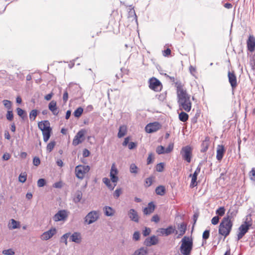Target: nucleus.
<instances>
[{"label":"nucleus","mask_w":255,"mask_h":255,"mask_svg":"<svg viewBox=\"0 0 255 255\" xmlns=\"http://www.w3.org/2000/svg\"><path fill=\"white\" fill-rule=\"evenodd\" d=\"M6 117L7 120L9 121H11L13 119L12 111L11 110H8L7 112Z\"/></svg>","instance_id":"obj_44"},{"label":"nucleus","mask_w":255,"mask_h":255,"mask_svg":"<svg viewBox=\"0 0 255 255\" xmlns=\"http://www.w3.org/2000/svg\"><path fill=\"white\" fill-rule=\"evenodd\" d=\"M70 241L76 244H80L82 241V236L79 232H74L70 235Z\"/></svg>","instance_id":"obj_16"},{"label":"nucleus","mask_w":255,"mask_h":255,"mask_svg":"<svg viewBox=\"0 0 255 255\" xmlns=\"http://www.w3.org/2000/svg\"><path fill=\"white\" fill-rule=\"evenodd\" d=\"M86 133V131L84 129H80L75 135L72 142V144L74 146L82 143L85 140L84 135Z\"/></svg>","instance_id":"obj_7"},{"label":"nucleus","mask_w":255,"mask_h":255,"mask_svg":"<svg viewBox=\"0 0 255 255\" xmlns=\"http://www.w3.org/2000/svg\"><path fill=\"white\" fill-rule=\"evenodd\" d=\"M46 184V181L44 179H39L37 181V186L39 187H43Z\"/></svg>","instance_id":"obj_47"},{"label":"nucleus","mask_w":255,"mask_h":255,"mask_svg":"<svg viewBox=\"0 0 255 255\" xmlns=\"http://www.w3.org/2000/svg\"><path fill=\"white\" fill-rule=\"evenodd\" d=\"M27 178V174L25 172L21 173L19 177H18V180L21 183H24L26 180Z\"/></svg>","instance_id":"obj_41"},{"label":"nucleus","mask_w":255,"mask_h":255,"mask_svg":"<svg viewBox=\"0 0 255 255\" xmlns=\"http://www.w3.org/2000/svg\"><path fill=\"white\" fill-rule=\"evenodd\" d=\"M82 193L81 191L78 190L75 192L73 198V201L75 203L77 204L80 202L82 198Z\"/></svg>","instance_id":"obj_27"},{"label":"nucleus","mask_w":255,"mask_h":255,"mask_svg":"<svg viewBox=\"0 0 255 255\" xmlns=\"http://www.w3.org/2000/svg\"><path fill=\"white\" fill-rule=\"evenodd\" d=\"M90 169V166L88 165H77L75 167L76 176L80 179H83L85 174L89 171Z\"/></svg>","instance_id":"obj_4"},{"label":"nucleus","mask_w":255,"mask_h":255,"mask_svg":"<svg viewBox=\"0 0 255 255\" xmlns=\"http://www.w3.org/2000/svg\"><path fill=\"white\" fill-rule=\"evenodd\" d=\"M57 232L55 228H52L48 231L44 232L40 236L42 240L47 241L51 239Z\"/></svg>","instance_id":"obj_12"},{"label":"nucleus","mask_w":255,"mask_h":255,"mask_svg":"<svg viewBox=\"0 0 255 255\" xmlns=\"http://www.w3.org/2000/svg\"><path fill=\"white\" fill-rule=\"evenodd\" d=\"M69 212L65 210L59 211L53 217L55 222L65 221L68 216Z\"/></svg>","instance_id":"obj_8"},{"label":"nucleus","mask_w":255,"mask_h":255,"mask_svg":"<svg viewBox=\"0 0 255 255\" xmlns=\"http://www.w3.org/2000/svg\"><path fill=\"white\" fill-rule=\"evenodd\" d=\"M138 168L137 166L134 163H132L130 165L129 170L130 173L136 174L138 173Z\"/></svg>","instance_id":"obj_37"},{"label":"nucleus","mask_w":255,"mask_h":255,"mask_svg":"<svg viewBox=\"0 0 255 255\" xmlns=\"http://www.w3.org/2000/svg\"><path fill=\"white\" fill-rule=\"evenodd\" d=\"M68 99V93L67 91H65L63 94V100L64 103H66Z\"/></svg>","instance_id":"obj_61"},{"label":"nucleus","mask_w":255,"mask_h":255,"mask_svg":"<svg viewBox=\"0 0 255 255\" xmlns=\"http://www.w3.org/2000/svg\"><path fill=\"white\" fill-rule=\"evenodd\" d=\"M149 87L150 89L155 91H158L161 90L162 85L161 82L156 78L152 77L149 80Z\"/></svg>","instance_id":"obj_9"},{"label":"nucleus","mask_w":255,"mask_h":255,"mask_svg":"<svg viewBox=\"0 0 255 255\" xmlns=\"http://www.w3.org/2000/svg\"><path fill=\"white\" fill-rule=\"evenodd\" d=\"M70 233H67L64 234L60 238V242H63L66 245H67V239L70 237Z\"/></svg>","instance_id":"obj_38"},{"label":"nucleus","mask_w":255,"mask_h":255,"mask_svg":"<svg viewBox=\"0 0 255 255\" xmlns=\"http://www.w3.org/2000/svg\"><path fill=\"white\" fill-rule=\"evenodd\" d=\"M49 109L52 112L53 114L57 116L58 114L56 102L53 100L50 102L48 105Z\"/></svg>","instance_id":"obj_21"},{"label":"nucleus","mask_w":255,"mask_h":255,"mask_svg":"<svg viewBox=\"0 0 255 255\" xmlns=\"http://www.w3.org/2000/svg\"><path fill=\"white\" fill-rule=\"evenodd\" d=\"M249 174L251 179L253 181H255V168H252Z\"/></svg>","instance_id":"obj_50"},{"label":"nucleus","mask_w":255,"mask_h":255,"mask_svg":"<svg viewBox=\"0 0 255 255\" xmlns=\"http://www.w3.org/2000/svg\"><path fill=\"white\" fill-rule=\"evenodd\" d=\"M189 71L191 74L194 76L196 73L195 68L193 67L192 66H190L189 67Z\"/></svg>","instance_id":"obj_64"},{"label":"nucleus","mask_w":255,"mask_h":255,"mask_svg":"<svg viewBox=\"0 0 255 255\" xmlns=\"http://www.w3.org/2000/svg\"><path fill=\"white\" fill-rule=\"evenodd\" d=\"M127 133V127L126 126H121L119 128L118 136L119 138L123 137Z\"/></svg>","instance_id":"obj_28"},{"label":"nucleus","mask_w":255,"mask_h":255,"mask_svg":"<svg viewBox=\"0 0 255 255\" xmlns=\"http://www.w3.org/2000/svg\"><path fill=\"white\" fill-rule=\"evenodd\" d=\"M140 238V233L136 231L133 233L132 239L133 240L138 241Z\"/></svg>","instance_id":"obj_55"},{"label":"nucleus","mask_w":255,"mask_h":255,"mask_svg":"<svg viewBox=\"0 0 255 255\" xmlns=\"http://www.w3.org/2000/svg\"><path fill=\"white\" fill-rule=\"evenodd\" d=\"M209 145V140L206 138L205 140H204L201 144V152H205L208 149V147Z\"/></svg>","instance_id":"obj_29"},{"label":"nucleus","mask_w":255,"mask_h":255,"mask_svg":"<svg viewBox=\"0 0 255 255\" xmlns=\"http://www.w3.org/2000/svg\"><path fill=\"white\" fill-rule=\"evenodd\" d=\"M134 255H147L148 249L146 247H141L134 252Z\"/></svg>","instance_id":"obj_26"},{"label":"nucleus","mask_w":255,"mask_h":255,"mask_svg":"<svg viewBox=\"0 0 255 255\" xmlns=\"http://www.w3.org/2000/svg\"><path fill=\"white\" fill-rule=\"evenodd\" d=\"M117 174L118 170L116 167V165L115 163H113L110 171V177L113 183H117L118 180V177L117 176Z\"/></svg>","instance_id":"obj_14"},{"label":"nucleus","mask_w":255,"mask_h":255,"mask_svg":"<svg viewBox=\"0 0 255 255\" xmlns=\"http://www.w3.org/2000/svg\"><path fill=\"white\" fill-rule=\"evenodd\" d=\"M233 227V223L230 219V216L224 217L219 227V233L225 238L230 233Z\"/></svg>","instance_id":"obj_2"},{"label":"nucleus","mask_w":255,"mask_h":255,"mask_svg":"<svg viewBox=\"0 0 255 255\" xmlns=\"http://www.w3.org/2000/svg\"><path fill=\"white\" fill-rule=\"evenodd\" d=\"M188 115L184 112H182L179 114V119L181 122H186L188 120Z\"/></svg>","instance_id":"obj_33"},{"label":"nucleus","mask_w":255,"mask_h":255,"mask_svg":"<svg viewBox=\"0 0 255 255\" xmlns=\"http://www.w3.org/2000/svg\"><path fill=\"white\" fill-rule=\"evenodd\" d=\"M103 182L109 187L111 190H113L116 184H115L114 186H112L111 184V181L108 178L105 177L103 179Z\"/></svg>","instance_id":"obj_34"},{"label":"nucleus","mask_w":255,"mask_h":255,"mask_svg":"<svg viewBox=\"0 0 255 255\" xmlns=\"http://www.w3.org/2000/svg\"><path fill=\"white\" fill-rule=\"evenodd\" d=\"M225 152V149L224 146L219 145L218 146L217 150V155L216 158L218 160H221L223 157L224 153Z\"/></svg>","instance_id":"obj_22"},{"label":"nucleus","mask_w":255,"mask_h":255,"mask_svg":"<svg viewBox=\"0 0 255 255\" xmlns=\"http://www.w3.org/2000/svg\"><path fill=\"white\" fill-rule=\"evenodd\" d=\"M145 183L147 185V187L150 186L152 183V177H149L146 179Z\"/></svg>","instance_id":"obj_59"},{"label":"nucleus","mask_w":255,"mask_h":255,"mask_svg":"<svg viewBox=\"0 0 255 255\" xmlns=\"http://www.w3.org/2000/svg\"><path fill=\"white\" fill-rule=\"evenodd\" d=\"M180 154L183 159L187 162L190 163L192 157V148L190 146L187 145L182 148Z\"/></svg>","instance_id":"obj_6"},{"label":"nucleus","mask_w":255,"mask_h":255,"mask_svg":"<svg viewBox=\"0 0 255 255\" xmlns=\"http://www.w3.org/2000/svg\"><path fill=\"white\" fill-rule=\"evenodd\" d=\"M175 228L172 226H169L167 228H161L160 233L165 236H168L175 232Z\"/></svg>","instance_id":"obj_19"},{"label":"nucleus","mask_w":255,"mask_h":255,"mask_svg":"<svg viewBox=\"0 0 255 255\" xmlns=\"http://www.w3.org/2000/svg\"><path fill=\"white\" fill-rule=\"evenodd\" d=\"M248 50L253 52L255 50V38L253 35H250L247 41Z\"/></svg>","instance_id":"obj_13"},{"label":"nucleus","mask_w":255,"mask_h":255,"mask_svg":"<svg viewBox=\"0 0 255 255\" xmlns=\"http://www.w3.org/2000/svg\"><path fill=\"white\" fill-rule=\"evenodd\" d=\"M151 232V230L149 228H145V229L143 231L142 234L143 236L146 237L148 236Z\"/></svg>","instance_id":"obj_56"},{"label":"nucleus","mask_w":255,"mask_h":255,"mask_svg":"<svg viewBox=\"0 0 255 255\" xmlns=\"http://www.w3.org/2000/svg\"><path fill=\"white\" fill-rule=\"evenodd\" d=\"M209 235H210V231L207 230H205L203 232V236H202L203 239L206 240L207 239H208L209 238Z\"/></svg>","instance_id":"obj_52"},{"label":"nucleus","mask_w":255,"mask_h":255,"mask_svg":"<svg viewBox=\"0 0 255 255\" xmlns=\"http://www.w3.org/2000/svg\"><path fill=\"white\" fill-rule=\"evenodd\" d=\"M156 151L158 154H164L165 147L162 145L158 146L156 148Z\"/></svg>","instance_id":"obj_43"},{"label":"nucleus","mask_w":255,"mask_h":255,"mask_svg":"<svg viewBox=\"0 0 255 255\" xmlns=\"http://www.w3.org/2000/svg\"><path fill=\"white\" fill-rule=\"evenodd\" d=\"M10 225L9 226L10 229H15L19 228V223L14 219H11Z\"/></svg>","instance_id":"obj_32"},{"label":"nucleus","mask_w":255,"mask_h":255,"mask_svg":"<svg viewBox=\"0 0 255 255\" xmlns=\"http://www.w3.org/2000/svg\"><path fill=\"white\" fill-rule=\"evenodd\" d=\"M51 130L52 128H49L45 130L42 131L43 136V140L44 142H47L49 139L51 135Z\"/></svg>","instance_id":"obj_25"},{"label":"nucleus","mask_w":255,"mask_h":255,"mask_svg":"<svg viewBox=\"0 0 255 255\" xmlns=\"http://www.w3.org/2000/svg\"><path fill=\"white\" fill-rule=\"evenodd\" d=\"M228 76L229 81L231 85V87L233 89H234L237 85L236 76L234 73L231 72L230 71L228 72Z\"/></svg>","instance_id":"obj_18"},{"label":"nucleus","mask_w":255,"mask_h":255,"mask_svg":"<svg viewBox=\"0 0 255 255\" xmlns=\"http://www.w3.org/2000/svg\"><path fill=\"white\" fill-rule=\"evenodd\" d=\"M16 110H17V115L19 117H20L21 118L23 119L24 118L23 115L24 114V111H23L22 109H21V108H17Z\"/></svg>","instance_id":"obj_54"},{"label":"nucleus","mask_w":255,"mask_h":255,"mask_svg":"<svg viewBox=\"0 0 255 255\" xmlns=\"http://www.w3.org/2000/svg\"><path fill=\"white\" fill-rule=\"evenodd\" d=\"M33 163L35 166H38L40 163V160L39 157H34L33 159Z\"/></svg>","instance_id":"obj_57"},{"label":"nucleus","mask_w":255,"mask_h":255,"mask_svg":"<svg viewBox=\"0 0 255 255\" xmlns=\"http://www.w3.org/2000/svg\"><path fill=\"white\" fill-rule=\"evenodd\" d=\"M56 142L54 141L50 142L47 145L46 150L47 152L49 153L54 148Z\"/></svg>","instance_id":"obj_36"},{"label":"nucleus","mask_w":255,"mask_h":255,"mask_svg":"<svg viewBox=\"0 0 255 255\" xmlns=\"http://www.w3.org/2000/svg\"><path fill=\"white\" fill-rule=\"evenodd\" d=\"M161 128V125L158 122L149 123L145 128V130L147 133H152L156 131Z\"/></svg>","instance_id":"obj_11"},{"label":"nucleus","mask_w":255,"mask_h":255,"mask_svg":"<svg viewBox=\"0 0 255 255\" xmlns=\"http://www.w3.org/2000/svg\"><path fill=\"white\" fill-rule=\"evenodd\" d=\"M128 216L131 221L136 223L139 222V216L137 212L134 209H130L128 212Z\"/></svg>","instance_id":"obj_15"},{"label":"nucleus","mask_w":255,"mask_h":255,"mask_svg":"<svg viewBox=\"0 0 255 255\" xmlns=\"http://www.w3.org/2000/svg\"><path fill=\"white\" fill-rule=\"evenodd\" d=\"M251 224L247 222H245L244 224H242L239 228V230L240 232L244 234H246V233L248 231Z\"/></svg>","instance_id":"obj_24"},{"label":"nucleus","mask_w":255,"mask_h":255,"mask_svg":"<svg viewBox=\"0 0 255 255\" xmlns=\"http://www.w3.org/2000/svg\"><path fill=\"white\" fill-rule=\"evenodd\" d=\"M37 110H32L29 114V118L31 121H34L37 115Z\"/></svg>","instance_id":"obj_40"},{"label":"nucleus","mask_w":255,"mask_h":255,"mask_svg":"<svg viewBox=\"0 0 255 255\" xmlns=\"http://www.w3.org/2000/svg\"><path fill=\"white\" fill-rule=\"evenodd\" d=\"M237 213V211L233 210L232 211V210L230 209L227 214V216H228V215H229V216H230V219L231 220L232 218H233L234 217H235Z\"/></svg>","instance_id":"obj_46"},{"label":"nucleus","mask_w":255,"mask_h":255,"mask_svg":"<svg viewBox=\"0 0 255 255\" xmlns=\"http://www.w3.org/2000/svg\"><path fill=\"white\" fill-rule=\"evenodd\" d=\"M154 209L155 205L152 202H150L147 207L144 208L143 212L145 215H149L154 211Z\"/></svg>","instance_id":"obj_23"},{"label":"nucleus","mask_w":255,"mask_h":255,"mask_svg":"<svg viewBox=\"0 0 255 255\" xmlns=\"http://www.w3.org/2000/svg\"><path fill=\"white\" fill-rule=\"evenodd\" d=\"M197 177H192L190 187H194L197 185Z\"/></svg>","instance_id":"obj_53"},{"label":"nucleus","mask_w":255,"mask_h":255,"mask_svg":"<svg viewBox=\"0 0 255 255\" xmlns=\"http://www.w3.org/2000/svg\"><path fill=\"white\" fill-rule=\"evenodd\" d=\"M151 221L158 223L159 221V217L157 215H154L151 218Z\"/></svg>","instance_id":"obj_62"},{"label":"nucleus","mask_w":255,"mask_h":255,"mask_svg":"<svg viewBox=\"0 0 255 255\" xmlns=\"http://www.w3.org/2000/svg\"><path fill=\"white\" fill-rule=\"evenodd\" d=\"M2 103L4 107L8 110H11L12 103L11 101L7 100H4Z\"/></svg>","instance_id":"obj_39"},{"label":"nucleus","mask_w":255,"mask_h":255,"mask_svg":"<svg viewBox=\"0 0 255 255\" xmlns=\"http://www.w3.org/2000/svg\"><path fill=\"white\" fill-rule=\"evenodd\" d=\"M177 95L179 109L187 112H190L192 106L191 96L181 85H178L177 87Z\"/></svg>","instance_id":"obj_1"},{"label":"nucleus","mask_w":255,"mask_h":255,"mask_svg":"<svg viewBox=\"0 0 255 255\" xmlns=\"http://www.w3.org/2000/svg\"><path fill=\"white\" fill-rule=\"evenodd\" d=\"M155 192L157 195L162 196L165 193V188L163 186H159L156 188Z\"/></svg>","instance_id":"obj_31"},{"label":"nucleus","mask_w":255,"mask_h":255,"mask_svg":"<svg viewBox=\"0 0 255 255\" xmlns=\"http://www.w3.org/2000/svg\"><path fill=\"white\" fill-rule=\"evenodd\" d=\"M53 187L55 188H61L62 187V182L61 181L57 182L53 185Z\"/></svg>","instance_id":"obj_60"},{"label":"nucleus","mask_w":255,"mask_h":255,"mask_svg":"<svg viewBox=\"0 0 255 255\" xmlns=\"http://www.w3.org/2000/svg\"><path fill=\"white\" fill-rule=\"evenodd\" d=\"M173 149V143H170L168 147L166 148H165V153H170L172 151Z\"/></svg>","instance_id":"obj_48"},{"label":"nucleus","mask_w":255,"mask_h":255,"mask_svg":"<svg viewBox=\"0 0 255 255\" xmlns=\"http://www.w3.org/2000/svg\"><path fill=\"white\" fill-rule=\"evenodd\" d=\"M99 218V213L97 211L90 212L84 218V222L88 225L95 222Z\"/></svg>","instance_id":"obj_5"},{"label":"nucleus","mask_w":255,"mask_h":255,"mask_svg":"<svg viewBox=\"0 0 255 255\" xmlns=\"http://www.w3.org/2000/svg\"><path fill=\"white\" fill-rule=\"evenodd\" d=\"M180 247L181 253L183 255H190L192 250L193 243L192 238L184 236L181 241Z\"/></svg>","instance_id":"obj_3"},{"label":"nucleus","mask_w":255,"mask_h":255,"mask_svg":"<svg viewBox=\"0 0 255 255\" xmlns=\"http://www.w3.org/2000/svg\"><path fill=\"white\" fill-rule=\"evenodd\" d=\"M225 212V209L224 207H220L216 211V214L218 216H222L224 215Z\"/></svg>","instance_id":"obj_42"},{"label":"nucleus","mask_w":255,"mask_h":255,"mask_svg":"<svg viewBox=\"0 0 255 255\" xmlns=\"http://www.w3.org/2000/svg\"><path fill=\"white\" fill-rule=\"evenodd\" d=\"M114 210L109 206H106L104 208V213L107 216H112L114 214Z\"/></svg>","instance_id":"obj_30"},{"label":"nucleus","mask_w":255,"mask_h":255,"mask_svg":"<svg viewBox=\"0 0 255 255\" xmlns=\"http://www.w3.org/2000/svg\"><path fill=\"white\" fill-rule=\"evenodd\" d=\"M219 221V217L218 216L214 217L211 220V223L213 225H217Z\"/></svg>","instance_id":"obj_58"},{"label":"nucleus","mask_w":255,"mask_h":255,"mask_svg":"<svg viewBox=\"0 0 255 255\" xmlns=\"http://www.w3.org/2000/svg\"><path fill=\"white\" fill-rule=\"evenodd\" d=\"M38 128L41 130H45L50 128V123L48 121H44L38 123Z\"/></svg>","instance_id":"obj_20"},{"label":"nucleus","mask_w":255,"mask_h":255,"mask_svg":"<svg viewBox=\"0 0 255 255\" xmlns=\"http://www.w3.org/2000/svg\"><path fill=\"white\" fill-rule=\"evenodd\" d=\"M164 163H160L157 164L156 167V170L158 172H162L163 170L164 169Z\"/></svg>","instance_id":"obj_45"},{"label":"nucleus","mask_w":255,"mask_h":255,"mask_svg":"<svg viewBox=\"0 0 255 255\" xmlns=\"http://www.w3.org/2000/svg\"><path fill=\"white\" fill-rule=\"evenodd\" d=\"M158 243V239L157 237L152 236L150 238H147L145 239L144 244L146 246H151L155 245Z\"/></svg>","instance_id":"obj_17"},{"label":"nucleus","mask_w":255,"mask_h":255,"mask_svg":"<svg viewBox=\"0 0 255 255\" xmlns=\"http://www.w3.org/2000/svg\"><path fill=\"white\" fill-rule=\"evenodd\" d=\"M83 112V109L82 107L78 108L74 112V116L76 118H79Z\"/></svg>","instance_id":"obj_35"},{"label":"nucleus","mask_w":255,"mask_h":255,"mask_svg":"<svg viewBox=\"0 0 255 255\" xmlns=\"http://www.w3.org/2000/svg\"><path fill=\"white\" fill-rule=\"evenodd\" d=\"M122 193L121 189H117L114 193V197L116 199H118Z\"/></svg>","instance_id":"obj_49"},{"label":"nucleus","mask_w":255,"mask_h":255,"mask_svg":"<svg viewBox=\"0 0 255 255\" xmlns=\"http://www.w3.org/2000/svg\"><path fill=\"white\" fill-rule=\"evenodd\" d=\"M2 254L5 255H14V252L11 249L3 250Z\"/></svg>","instance_id":"obj_51"},{"label":"nucleus","mask_w":255,"mask_h":255,"mask_svg":"<svg viewBox=\"0 0 255 255\" xmlns=\"http://www.w3.org/2000/svg\"><path fill=\"white\" fill-rule=\"evenodd\" d=\"M177 230L175 231V233L177 235L176 238L179 239L183 236L187 230V224L182 222L177 225Z\"/></svg>","instance_id":"obj_10"},{"label":"nucleus","mask_w":255,"mask_h":255,"mask_svg":"<svg viewBox=\"0 0 255 255\" xmlns=\"http://www.w3.org/2000/svg\"><path fill=\"white\" fill-rule=\"evenodd\" d=\"M136 146V144L135 142H130L128 144V147L129 149H132L134 148Z\"/></svg>","instance_id":"obj_63"}]
</instances>
